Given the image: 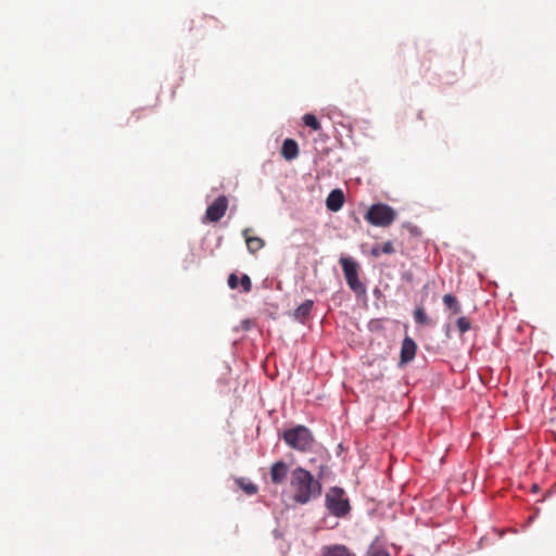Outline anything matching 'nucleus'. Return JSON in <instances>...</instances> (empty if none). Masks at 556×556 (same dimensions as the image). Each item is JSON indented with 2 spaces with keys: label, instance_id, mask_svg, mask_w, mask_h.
Masks as SVG:
<instances>
[{
  "label": "nucleus",
  "instance_id": "nucleus-23",
  "mask_svg": "<svg viewBox=\"0 0 556 556\" xmlns=\"http://www.w3.org/2000/svg\"><path fill=\"white\" fill-rule=\"evenodd\" d=\"M381 252L384 254H393L395 249L391 241H387L381 245Z\"/></svg>",
  "mask_w": 556,
  "mask_h": 556
},
{
  "label": "nucleus",
  "instance_id": "nucleus-22",
  "mask_svg": "<svg viewBox=\"0 0 556 556\" xmlns=\"http://www.w3.org/2000/svg\"><path fill=\"white\" fill-rule=\"evenodd\" d=\"M239 281L240 280H239L238 276L236 274H230L228 276L227 282H228V286H229L230 289H237L238 286H239Z\"/></svg>",
  "mask_w": 556,
  "mask_h": 556
},
{
  "label": "nucleus",
  "instance_id": "nucleus-5",
  "mask_svg": "<svg viewBox=\"0 0 556 556\" xmlns=\"http://www.w3.org/2000/svg\"><path fill=\"white\" fill-rule=\"evenodd\" d=\"M340 264L342 266L346 283L351 290L356 294H365L366 288L358 279V264L350 257H341Z\"/></svg>",
  "mask_w": 556,
  "mask_h": 556
},
{
  "label": "nucleus",
  "instance_id": "nucleus-17",
  "mask_svg": "<svg viewBox=\"0 0 556 556\" xmlns=\"http://www.w3.org/2000/svg\"><path fill=\"white\" fill-rule=\"evenodd\" d=\"M236 482L238 486L244 491L245 494L254 495L257 493L258 488L253 482L245 481L243 478L237 479Z\"/></svg>",
  "mask_w": 556,
  "mask_h": 556
},
{
  "label": "nucleus",
  "instance_id": "nucleus-3",
  "mask_svg": "<svg viewBox=\"0 0 556 556\" xmlns=\"http://www.w3.org/2000/svg\"><path fill=\"white\" fill-rule=\"evenodd\" d=\"M364 218L372 226L389 227L396 218V212L388 204H372Z\"/></svg>",
  "mask_w": 556,
  "mask_h": 556
},
{
  "label": "nucleus",
  "instance_id": "nucleus-4",
  "mask_svg": "<svg viewBox=\"0 0 556 556\" xmlns=\"http://www.w3.org/2000/svg\"><path fill=\"white\" fill-rule=\"evenodd\" d=\"M325 502L330 514L339 518L346 516L351 509L344 490L339 486H333L327 492Z\"/></svg>",
  "mask_w": 556,
  "mask_h": 556
},
{
  "label": "nucleus",
  "instance_id": "nucleus-8",
  "mask_svg": "<svg viewBox=\"0 0 556 556\" xmlns=\"http://www.w3.org/2000/svg\"><path fill=\"white\" fill-rule=\"evenodd\" d=\"M289 473V466L282 462H276L270 467V480L274 484H282Z\"/></svg>",
  "mask_w": 556,
  "mask_h": 556
},
{
  "label": "nucleus",
  "instance_id": "nucleus-6",
  "mask_svg": "<svg viewBox=\"0 0 556 556\" xmlns=\"http://www.w3.org/2000/svg\"><path fill=\"white\" fill-rule=\"evenodd\" d=\"M228 208V199L226 195H219L207 206L205 212V220L211 223L219 222Z\"/></svg>",
  "mask_w": 556,
  "mask_h": 556
},
{
  "label": "nucleus",
  "instance_id": "nucleus-25",
  "mask_svg": "<svg viewBox=\"0 0 556 556\" xmlns=\"http://www.w3.org/2000/svg\"><path fill=\"white\" fill-rule=\"evenodd\" d=\"M417 117H418L419 119H424V116H422V112H421V111H419V112H418Z\"/></svg>",
  "mask_w": 556,
  "mask_h": 556
},
{
  "label": "nucleus",
  "instance_id": "nucleus-9",
  "mask_svg": "<svg viewBox=\"0 0 556 556\" xmlns=\"http://www.w3.org/2000/svg\"><path fill=\"white\" fill-rule=\"evenodd\" d=\"M416 352H417L416 342L412 338L405 337L404 340L402 341V346H401V363L407 364V363L412 362L416 356Z\"/></svg>",
  "mask_w": 556,
  "mask_h": 556
},
{
  "label": "nucleus",
  "instance_id": "nucleus-11",
  "mask_svg": "<svg viewBox=\"0 0 556 556\" xmlns=\"http://www.w3.org/2000/svg\"><path fill=\"white\" fill-rule=\"evenodd\" d=\"M281 155L286 161H292L299 155V146L298 142L293 139H286L282 142L281 147Z\"/></svg>",
  "mask_w": 556,
  "mask_h": 556
},
{
  "label": "nucleus",
  "instance_id": "nucleus-7",
  "mask_svg": "<svg viewBox=\"0 0 556 556\" xmlns=\"http://www.w3.org/2000/svg\"><path fill=\"white\" fill-rule=\"evenodd\" d=\"M217 20L210 15H198L190 21L189 30L204 36L208 29L217 27Z\"/></svg>",
  "mask_w": 556,
  "mask_h": 556
},
{
  "label": "nucleus",
  "instance_id": "nucleus-19",
  "mask_svg": "<svg viewBox=\"0 0 556 556\" xmlns=\"http://www.w3.org/2000/svg\"><path fill=\"white\" fill-rule=\"evenodd\" d=\"M456 326L462 334H464L471 328L470 320L465 316H462L457 319Z\"/></svg>",
  "mask_w": 556,
  "mask_h": 556
},
{
  "label": "nucleus",
  "instance_id": "nucleus-2",
  "mask_svg": "<svg viewBox=\"0 0 556 556\" xmlns=\"http://www.w3.org/2000/svg\"><path fill=\"white\" fill-rule=\"evenodd\" d=\"M282 438L287 445L300 452L309 451L314 443L313 434L305 426L287 429Z\"/></svg>",
  "mask_w": 556,
  "mask_h": 556
},
{
  "label": "nucleus",
  "instance_id": "nucleus-18",
  "mask_svg": "<svg viewBox=\"0 0 556 556\" xmlns=\"http://www.w3.org/2000/svg\"><path fill=\"white\" fill-rule=\"evenodd\" d=\"M303 123L305 126L311 127L313 130L320 129V123L314 114L307 113L303 116Z\"/></svg>",
  "mask_w": 556,
  "mask_h": 556
},
{
  "label": "nucleus",
  "instance_id": "nucleus-16",
  "mask_svg": "<svg viewBox=\"0 0 556 556\" xmlns=\"http://www.w3.org/2000/svg\"><path fill=\"white\" fill-rule=\"evenodd\" d=\"M414 319L416 324L422 325V326H429L431 325V320L426 314V311L422 306H417L414 311Z\"/></svg>",
  "mask_w": 556,
  "mask_h": 556
},
{
  "label": "nucleus",
  "instance_id": "nucleus-24",
  "mask_svg": "<svg viewBox=\"0 0 556 556\" xmlns=\"http://www.w3.org/2000/svg\"><path fill=\"white\" fill-rule=\"evenodd\" d=\"M381 253V247L376 245L371 249V255L375 257L380 256Z\"/></svg>",
  "mask_w": 556,
  "mask_h": 556
},
{
  "label": "nucleus",
  "instance_id": "nucleus-26",
  "mask_svg": "<svg viewBox=\"0 0 556 556\" xmlns=\"http://www.w3.org/2000/svg\"><path fill=\"white\" fill-rule=\"evenodd\" d=\"M416 230V227H410V231L414 232Z\"/></svg>",
  "mask_w": 556,
  "mask_h": 556
},
{
  "label": "nucleus",
  "instance_id": "nucleus-1",
  "mask_svg": "<svg viewBox=\"0 0 556 556\" xmlns=\"http://www.w3.org/2000/svg\"><path fill=\"white\" fill-rule=\"evenodd\" d=\"M290 488L293 501L304 505L321 494V484L314 476L302 467H296L291 472Z\"/></svg>",
  "mask_w": 556,
  "mask_h": 556
},
{
  "label": "nucleus",
  "instance_id": "nucleus-21",
  "mask_svg": "<svg viewBox=\"0 0 556 556\" xmlns=\"http://www.w3.org/2000/svg\"><path fill=\"white\" fill-rule=\"evenodd\" d=\"M368 556H391L387 551L384 549H381L379 547H370V549L368 551Z\"/></svg>",
  "mask_w": 556,
  "mask_h": 556
},
{
  "label": "nucleus",
  "instance_id": "nucleus-15",
  "mask_svg": "<svg viewBox=\"0 0 556 556\" xmlns=\"http://www.w3.org/2000/svg\"><path fill=\"white\" fill-rule=\"evenodd\" d=\"M443 303L454 314H459L462 312V306L456 296H454L453 294H445L443 296Z\"/></svg>",
  "mask_w": 556,
  "mask_h": 556
},
{
  "label": "nucleus",
  "instance_id": "nucleus-14",
  "mask_svg": "<svg viewBox=\"0 0 556 556\" xmlns=\"http://www.w3.org/2000/svg\"><path fill=\"white\" fill-rule=\"evenodd\" d=\"M323 556H352L344 545H332L324 548Z\"/></svg>",
  "mask_w": 556,
  "mask_h": 556
},
{
  "label": "nucleus",
  "instance_id": "nucleus-12",
  "mask_svg": "<svg viewBox=\"0 0 556 556\" xmlns=\"http://www.w3.org/2000/svg\"><path fill=\"white\" fill-rule=\"evenodd\" d=\"M250 229L247 228L242 231V236L245 239L247 248L250 253L254 254L264 248L265 241L260 237H252L249 235Z\"/></svg>",
  "mask_w": 556,
  "mask_h": 556
},
{
  "label": "nucleus",
  "instance_id": "nucleus-20",
  "mask_svg": "<svg viewBox=\"0 0 556 556\" xmlns=\"http://www.w3.org/2000/svg\"><path fill=\"white\" fill-rule=\"evenodd\" d=\"M239 283L241 285L243 292L248 293L252 290V281L248 275H242Z\"/></svg>",
  "mask_w": 556,
  "mask_h": 556
},
{
  "label": "nucleus",
  "instance_id": "nucleus-13",
  "mask_svg": "<svg viewBox=\"0 0 556 556\" xmlns=\"http://www.w3.org/2000/svg\"><path fill=\"white\" fill-rule=\"evenodd\" d=\"M313 306L314 302L312 300H306L294 311V318L301 323H304L309 316Z\"/></svg>",
  "mask_w": 556,
  "mask_h": 556
},
{
  "label": "nucleus",
  "instance_id": "nucleus-10",
  "mask_svg": "<svg viewBox=\"0 0 556 556\" xmlns=\"http://www.w3.org/2000/svg\"><path fill=\"white\" fill-rule=\"evenodd\" d=\"M343 203L344 194L340 189L332 190L326 199L327 208L332 212L339 211L343 206Z\"/></svg>",
  "mask_w": 556,
  "mask_h": 556
}]
</instances>
